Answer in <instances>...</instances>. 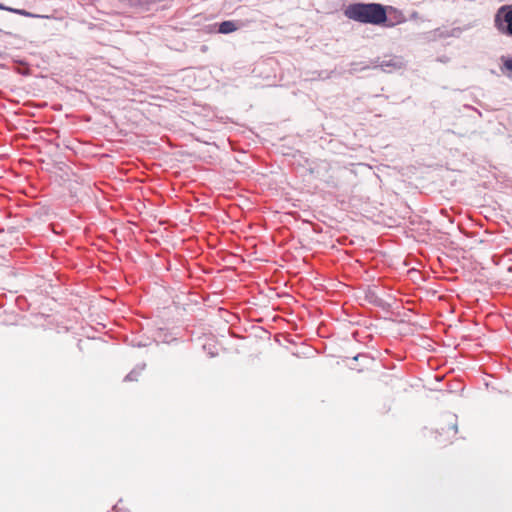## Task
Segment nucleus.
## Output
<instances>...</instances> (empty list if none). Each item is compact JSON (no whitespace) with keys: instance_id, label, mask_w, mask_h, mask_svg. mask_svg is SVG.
Listing matches in <instances>:
<instances>
[{"instance_id":"obj_1","label":"nucleus","mask_w":512,"mask_h":512,"mask_svg":"<svg viewBox=\"0 0 512 512\" xmlns=\"http://www.w3.org/2000/svg\"><path fill=\"white\" fill-rule=\"evenodd\" d=\"M345 15L352 20L361 23L379 25L387 20L384 7L377 3H357L348 6Z\"/></svg>"},{"instance_id":"obj_2","label":"nucleus","mask_w":512,"mask_h":512,"mask_svg":"<svg viewBox=\"0 0 512 512\" xmlns=\"http://www.w3.org/2000/svg\"><path fill=\"white\" fill-rule=\"evenodd\" d=\"M494 26L501 34L512 37V5L498 8L494 16Z\"/></svg>"},{"instance_id":"obj_3","label":"nucleus","mask_w":512,"mask_h":512,"mask_svg":"<svg viewBox=\"0 0 512 512\" xmlns=\"http://www.w3.org/2000/svg\"><path fill=\"white\" fill-rule=\"evenodd\" d=\"M383 71L391 72L392 70L401 69L403 61L400 57H391L387 60H382L378 65Z\"/></svg>"},{"instance_id":"obj_4","label":"nucleus","mask_w":512,"mask_h":512,"mask_svg":"<svg viewBox=\"0 0 512 512\" xmlns=\"http://www.w3.org/2000/svg\"><path fill=\"white\" fill-rule=\"evenodd\" d=\"M501 70L504 73H505V71H507L508 72L507 76L512 77V59L511 58L504 60L503 67L501 68Z\"/></svg>"},{"instance_id":"obj_5","label":"nucleus","mask_w":512,"mask_h":512,"mask_svg":"<svg viewBox=\"0 0 512 512\" xmlns=\"http://www.w3.org/2000/svg\"><path fill=\"white\" fill-rule=\"evenodd\" d=\"M236 29L237 26L233 21H226V34L234 32Z\"/></svg>"},{"instance_id":"obj_6","label":"nucleus","mask_w":512,"mask_h":512,"mask_svg":"<svg viewBox=\"0 0 512 512\" xmlns=\"http://www.w3.org/2000/svg\"><path fill=\"white\" fill-rule=\"evenodd\" d=\"M404 21H405V17L403 16V14L402 13H398V15L396 17V21L388 23L387 26L392 27L395 24L402 23Z\"/></svg>"},{"instance_id":"obj_7","label":"nucleus","mask_w":512,"mask_h":512,"mask_svg":"<svg viewBox=\"0 0 512 512\" xmlns=\"http://www.w3.org/2000/svg\"><path fill=\"white\" fill-rule=\"evenodd\" d=\"M212 342H213L212 340H208V341L204 344V346H203V347H204V349H205V350H210V347H212V346H213V343H212Z\"/></svg>"},{"instance_id":"obj_8","label":"nucleus","mask_w":512,"mask_h":512,"mask_svg":"<svg viewBox=\"0 0 512 512\" xmlns=\"http://www.w3.org/2000/svg\"><path fill=\"white\" fill-rule=\"evenodd\" d=\"M218 30H219L220 33H224V22L219 24V29Z\"/></svg>"},{"instance_id":"obj_9","label":"nucleus","mask_w":512,"mask_h":512,"mask_svg":"<svg viewBox=\"0 0 512 512\" xmlns=\"http://www.w3.org/2000/svg\"><path fill=\"white\" fill-rule=\"evenodd\" d=\"M209 353L211 354V356H215V355H218V354H219V351H216V352L209 351Z\"/></svg>"},{"instance_id":"obj_10","label":"nucleus","mask_w":512,"mask_h":512,"mask_svg":"<svg viewBox=\"0 0 512 512\" xmlns=\"http://www.w3.org/2000/svg\"><path fill=\"white\" fill-rule=\"evenodd\" d=\"M0 9H4V6L2 4H0Z\"/></svg>"}]
</instances>
